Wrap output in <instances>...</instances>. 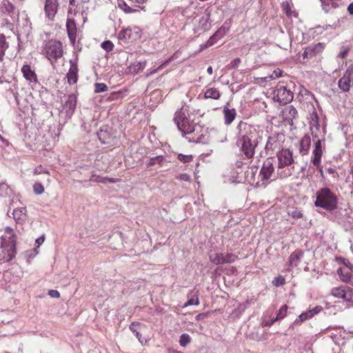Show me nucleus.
<instances>
[{
    "label": "nucleus",
    "mask_w": 353,
    "mask_h": 353,
    "mask_svg": "<svg viewBox=\"0 0 353 353\" xmlns=\"http://www.w3.org/2000/svg\"><path fill=\"white\" fill-rule=\"evenodd\" d=\"M285 279L283 276H279L272 281V284L276 287H279L285 285Z\"/></svg>",
    "instance_id": "a19ab883"
},
{
    "label": "nucleus",
    "mask_w": 353,
    "mask_h": 353,
    "mask_svg": "<svg viewBox=\"0 0 353 353\" xmlns=\"http://www.w3.org/2000/svg\"><path fill=\"white\" fill-rule=\"evenodd\" d=\"M309 125L313 140L320 139L322 137H325V129H321L319 118L316 111H313V112L310 114Z\"/></svg>",
    "instance_id": "0eeeda50"
},
{
    "label": "nucleus",
    "mask_w": 353,
    "mask_h": 353,
    "mask_svg": "<svg viewBox=\"0 0 353 353\" xmlns=\"http://www.w3.org/2000/svg\"><path fill=\"white\" fill-rule=\"evenodd\" d=\"M34 192L37 194H41L44 192V188L41 183H35L33 185Z\"/></svg>",
    "instance_id": "37998d69"
},
{
    "label": "nucleus",
    "mask_w": 353,
    "mask_h": 353,
    "mask_svg": "<svg viewBox=\"0 0 353 353\" xmlns=\"http://www.w3.org/2000/svg\"><path fill=\"white\" fill-rule=\"evenodd\" d=\"M48 294L53 298H59L60 297V293L55 290H50L48 292Z\"/></svg>",
    "instance_id": "4d7b16f0"
},
{
    "label": "nucleus",
    "mask_w": 353,
    "mask_h": 353,
    "mask_svg": "<svg viewBox=\"0 0 353 353\" xmlns=\"http://www.w3.org/2000/svg\"><path fill=\"white\" fill-rule=\"evenodd\" d=\"M282 10L286 14V15L289 17H292L293 16H297L296 13L292 10L291 6L290 3L288 1L283 2L281 4Z\"/></svg>",
    "instance_id": "f704fd0d"
},
{
    "label": "nucleus",
    "mask_w": 353,
    "mask_h": 353,
    "mask_svg": "<svg viewBox=\"0 0 353 353\" xmlns=\"http://www.w3.org/2000/svg\"><path fill=\"white\" fill-rule=\"evenodd\" d=\"M122 98V92L117 91L112 92L108 97V101L119 100Z\"/></svg>",
    "instance_id": "c03bdc74"
},
{
    "label": "nucleus",
    "mask_w": 353,
    "mask_h": 353,
    "mask_svg": "<svg viewBox=\"0 0 353 353\" xmlns=\"http://www.w3.org/2000/svg\"><path fill=\"white\" fill-rule=\"evenodd\" d=\"M165 162V159L163 156L159 155L155 157L151 158L148 163H147V165L148 167L154 166L156 164H158L160 167L163 166L164 163Z\"/></svg>",
    "instance_id": "7c9ffc66"
},
{
    "label": "nucleus",
    "mask_w": 353,
    "mask_h": 353,
    "mask_svg": "<svg viewBox=\"0 0 353 353\" xmlns=\"http://www.w3.org/2000/svg\"><path fill=\"white\" fill-rule=\"evenodd\" d=\"M311 145V139L310 135L305 134L299 142V153L302 156L308 154Z\"/></svg>",
    "instance_id": "aec40b11"
},
{
    "label": "nucleus",
    "mask_w": 353,
    "mask_h": 353,
    "mask_svg": "<svg viewBox=\"0 0 353 353\" xmlns=\"http://www.w3.org/2000/svg\"><path fill=\"white\" fill-rule=\"evenodd\" d=\"M221 93L218 88L206 87L203 98L205 99L219 100L221 98Z\"/></svg>",
    "instance_id": "b1692460"
},
{
    "label": "nucleus",
    "mask_w": 353,
    "mask_h": 353,
    "mask_svg": "<svg viewBox=\"0 0 353 353\" xmlns=\"http://www.w3.org/2000/svg\"><path fill=\"white\" fill-rule=\"evenodd\" d=\"M133 325H134V323H132V325L130 326V329H131V330H132L134 333H135L136 336L139 339V340H140L141 334H140L138 332H137V331H135L134 330H133V328H132V326H133Z\"/></svg>",
    "instance_id": "680f3d73"
},
{
    "label": "nucleus",
    "mask_w": 353,
    "mask_h": 353,
    "mask_svg": "<svg viewBox=\"0 0 353 353\" xmlns=\"http://www.w3.org/2000/svg\"><path fill=\"white\" fill-rule=\"evenodd\" d=\"M173 59V57H170L168 60H166L164 63H163L160 66H159L157 69H155L154 71L151 72V74H154V72H157L158 70L162 69L164 66H165L169 62H170Z\"/></svg>",
    "instance_id": "864d4df0"
},
{
    "label": "nucleus",
    "mask_w": 353,
    "mask_h": 353,
    "mask_svg": "<svg viewBox=\"0 0 353 353\" xmlns=\"http://www.w3.org/2000/svg\"><path fill=\"white\" fill-rule=\"evenodd\" d=\"M66 30L67 34L70 41V43L72 46H74L76 43L77 38L79 30L77 28V24L75 19L72 17H68L66 20Z\"/></svg>",
    "instance_id": "f8f14e48"
},
{
    "label": "nucleus",
    "mask_w": 353,
    "mask_h": 353,
    "mask_svg": "<svg viewBox=\"0 0 353 353\" xmlns=\"http://www.w3.org/2000/svg\"><path fill=\"white\" fill-rule=\"evenodd\" d=\"M101 47L106 52H111L114 48V44L110 41H105L101 43Z\"/></svg>",
    "instance_id": "79ce46f5"
},
{
    "label": "nucleus",
    "mask_w": 353,
    "mask_h": 353,
    "mask_svg": "<svg viewBox=\"0 0 353 353\" xmlns=\"http://www.w3.org/2000/svg\"><path fill=\"white\" fill-rule=\"evenodd\" d=\"M101 181V183H114L119 182V179H115V178H110V177H107V176H105V177L102 176Z\"/></svg>",
    "instance_id": "603ef678"
},
{
    "label": "nucleus",
    "mask_w": 353,
    "mask_h": 353,
    "mask_svg": "<svg viewBox=\"0 0 353 353\" xmlns=\"http://www.w3.org/2000/svg\"><path fill=\"white\" fill-rule=\"evenodd\" d=\"M59 4L58 0H46L44 12L50 21H54L58 12Z\"/></svg>",
    "instance_id": "4468645a"
},
{
    "label": "nucleus",
    "mask_w": 353,
    "mask_h": 353,
    "mask_svg": "<svg viewBox=\"0 0 353 353\" xmlns=\"http://www.w3.org/2000/svg\"><path fill=\"white\" fill-rule=\"evenodd\" d=\"M282 71L280 70H274L272 74L270 76L272 79L279 78L281 76Z\"/></svg>",
    "instance_id": "6e6d98bb"
},
{
    "label": "nucleus",
    "mask_w": 353,
    "mask_h": 353,
    "mask_svg": "<svg viewBox=\"0 0 353 353\" xmlns=\"http://www.w3.org/2000/svg\"><path fill=\"white\" fill-rule=\"evenodd\" d=\"M314 148L312 150V156L311 157V163L316 167H319L321 163V158L325 149V137L320 139L313 140Z\"/></svg>",
    "instance_id": "6e6552de"
},
{
    "label": "nucleus",
    "mask_w": 353,
    "mask_h": 353,
    "mask_svg": "<svg viewBox=\"0 0 353 353\" xmlns=\"http://www.w3.org/2000/svg\"><path fill=\"white\" fill-rule=\"evenodd\" d=\"M72 8H69L68 10V16L69 17V15L72 13Z\"/></svg>",
    "instance_id": "774afa93"
},
{
    "label": "nucleus",
    "mask_w": 353,
    "mask_h": 353,
    "mask_svg": "<svg viewBox=\"0 0 353 353\" xmlns=\"http://www.w3.org/2000/svg\"><path fill=\"white\" fill-rule=\"evenodd\" d=\"M327 172L330 174H334V173H335V170L333 169V168H330L327 169Z\"/></svg>",
    "instance_id": "69168bd1"
},
{
    "label": "nucleus",
    "mask_w": 353,
    "mask_h": 353,
    "mask_svg": "<svg viewBox=\"0 0 353 353\" xmlns=\"http://www.w3.org/2000/svg\"><path fill=\"white\" fill-rule=\"evenodd\" d=\"M178 129L183 134H191L194 131V125L192 123L189 119H186L183 122L176 124Z\"/></svg>",
    "instance_id": "4be33fe9"
},
{
    "label": "nucleus",
    "mask_w": 353,
    "mask_h": 353,
    "mask_svg": "<svg viewBox=\"0 0 353 353\" xmlns=\"http://www.w3.org/2000/svg\"><path fill=\"white\" fill-rule=\"evenodd\" d=\"M238 259V256L233 253H226L223 254L224 263H231Z\"/></svg>",
    "instance_id": "e433bc0d"
},
{
    "label": "nucleus",
    "mask_w": 353,
    "mask_h": 353,
    "mask_svg": "<svg viewBox=\"0 0 353 353\" xmlns=\"http://www.w3.org/2000/svg\"><path fill=\"white\" fill-rule=\"evenodd\" d=\"M274 99L280 103H288L293 99V93L286 87L278 85L274 92Z\"/></svg>",
    "instance_id": "9b49d317"
},
{
    "label": "nucleus",
    "mask_w": 353,
    "mask_h": 353,
    "mask_svg": "<svg viewBox=\"0 0 353 353\" xmlns=\"http://www.w3.org/2000/svg\"><path fill=\"white\" fill-rule=\"evenodd\" d=\"M43 241H44V238L43 237L37 239V241H36L37 243H38L39 245L42 243Z\"/></svg>",
    "instance_id": "e2e57ef3"
},
{
    "label": "nucleus",
    "mask_w": 353,
    "mask_h": 353,
    "mask_svg": "<svg viewBox=\"0 0 353 353\" xmlns=\"http://www.w3.org/2000/svg\"><path fill=\"white\" fill-rule=\"evenodd\" d=\"M101 179H102V176H100L97 174H92L90 179V181H92V182L101 183Z\"/></svg>",
    "instance_id": "5fc2aeb1"
},
{
    "label": "nucleus",
    "mask_w": 353,
    "mask_h": 353,
    "mask_svg": "<svg viewBox=\"0 0 353 353\" xmlns=\"http://www.w3.org/2000/svg\"><path fill=\"white\" fill-rule=\"evenodd\" d=\"M188 112L187 108L182 107L180 110H177L174 114V121L176 124L183 122L188 119L186 114Z\"/></svg>",
    "instance_id": "cd10ccee"
},
{
    "label": "nucleus",
    "mask_w": 353,
    "mask_h": 353,
    "mask_svg": "<svg viewBox=\"0 0 353 353\" xmlns=\"http://www.w3.org/2000/svg\"><path fill=\"white\" fill-rule=\"evenodd\" d=\"M9 48V43L6 40L4 34H0V62H2L4 59L6 51Z\"/></svg>",
    "instance_id": "c85d7f7f"
},
{
    "label": "nucleus",
    "mask_w": 353,
    "mask_h": 353,
    "mask_svg": "<svg viewBox=\"0 0 353 353\" xmlns=\"http://www.w3.org/2000/svg\"><path fill=\"white\" fill-rule=\"evenodd\" d=\"M314 205L327 211H333L338 205L337 196L329 188H320L316 192Z\"/></svg>",
    "instance_id": "20e7f679"
},
{
    "label": "nucleus",
    "mask_w": 353,
    "mask_h": 353,
    "mask_svg": "<svg viewBox=\"0 0 353 353\" xmlns=\"http://www.w3.org/2000/svg\"><path fill=\"white\" fill-rule=\"evenodd\" d=\"M199 305V300L197 296L195 298H191L189 299L184 305V307H188L189 305Z\"/></svg>",
    "instance_id": "8fccbe9b"
},
{
    "label": "nucleus",
    "mask_w": 353,
    "mask_h": 353,
    "mask_svg": "<svg viewBox=\"0 0 353 353\" xmlns=\"http://www.w3.org/2000/svg\"><path fill=\"white\" fill-rule=\"evenodd\" d=\"M298 112L293 105H286L281 111V117L288 124L292 125V121L297 117Z\"/></svg>",
    "instance_id": "dca6fc26"
},
{
    "label": "nucleus",
    "mask_w": 353,
    "mask_h": 353,
    "mask_svg": "<svg viewBox=\"0 0 353 353\" xmlns=\"http://www.w3.org/2000/svg\"><path fill=\"white\" fill-rule=\"evenodd\" d=\"M303 255V252L302 250H295L294 252H293L289 257L290 264L291 265H296L297 263L299 261Z\"/></svg>",
    "instance_id": "c756f323"
},
{
    "label": "nucleus",
    "mask_w": 353,
    "mask_h": 353,
    "mask_svg": "<svg viewBox=\"0 0 353 353\" xmlns=\"http://www.w3.org/2000/svg\"><path fill=\"white\" fill-rule=\"evenodd\" d=\"M74 2H75V0H69V4L70 6H74Z\"/></svg>",
    "instance_id": "338daca9"
},
{
    "label": "nucleus",
    "mask_w": 353,
    "mask_h": 353,
    "mask_svg": "<svg viewBox=\"0 0 353 353\" xmlns=\"http://www.w3.org/2000/svg\"><path fill=\"white\" fill-rule=\"evenodd\" d=\"M276 321H274V319H272L270 321H266L264 323L265 326L270 327L272 326Z\"/></svg>",
    "instance_id": "bf43d9fd"
},
{
    "label": "nucleus",
    "mask_w": 353,
    "mask_h": 353,
    "mask_svg": "<svg viewBox=\"0 0 353 353\" xmlns=\"http://www.w3.org/2000/svg\"><path fill=\"white\" fill-rule=\"evenodd\" d=\"M274 171V168L272 162L268 159L264 161L259 173L261 176V180L263 181V184H267L268 181L272 176Z\"/></svg>",
    "instance_id": "2eb2a0df"
},
{
    "label": "nucleus",
    "mask_w": 353,
    "mask_h": 353,
    "mask_svg": "<svg viewBox=\"0 0 353 353\" xmlns=\"http://www.w3.org/2000/svg\"><path fill=\"white\" fill-rule=\"evenodd\" d=\"M224 123L230 125L235 119L236 111L234 108L230 109L227 105L224 106L223 110Z\"/></svg>",
    "instance_id": "412c9836"
},
{
    "label": "nucleus",
    "mask_w": 353,
    "mask_h": 353,
    "mask_svg": "<svg viewBox=\"0 0 353 353\" xmlns=\"http://www.w3.org/2000/svg\"><path fill=\"white\" fill-rule=\"evenodd\" d=\"M94 91L96 93L103 92L108 90V86L103 83H97L94 84Z\"/></svg>",
    "instance_id": "58836bf2"
},
{
    "label": "nucleus",
    "mask_w": 353,
    "mask_h": 353,
    "mask_svg": "<svg viewBox=\"0 0 353 353\" xmlns=\"http://www.w3.org/2000/svg\"><path fill=\"white\" fill-rule=\"evenodd\" d=\"M1 8L3 12H7L10 16L12 15L15 10L14 5L8 0H3Z\"/></svg>",
    "instance_id": "2f4dec72"
},
{
    "label": "nucleus",
    "mask_w": 353,
    "mask_h": 353,
    "mask_svg": "<svg viewBox=\"0 0 353 353\" xmlns=\"http://www.w3.org/2000/svg\"><path fill=\"white\" fill-rule=\"evenodd\" d=\"M313 315H314V313L312 312V311L310 310L308 312H303V313L299 315V318L300 321L301 322H303V321H305V320H307V319L311 318Z\"/></svg>",
    "instance_id": "49530a36"
},
{
    "label": "nucleus",
    "mask_w": 353,
    "mask_h": 353,
    "mask_svg": "<svg viewBox=\"0 0 353 353\" xmlns=\"http://www.w3.org/2000/svg\"><path fill=\"white\" fill-rule=\"evenodd\" d=\"M347 11L350 14H353V2L348 6Z\"/></svg>",
    "instance_id": "052dcab7"
},
{
    "label": "nucleus",
    "mask_w": 353,
    "mask_h": 353,
    "mask_svg": "<svg viewBox=\"0 0 353 353\" xmlns=\"http://www.w3.org/2000/svg\"><path fill=\"white\" fill-rule=\"evenodd\" d=\"M228 30L229 29L225 26L220 27L216 32L209 38L205 44L201 46L200 50L202 51L216 43L219 40L222 39L228 33Z\"/></svg>",
    "instance_id": "ddd939ff"
},
{
    "label": "nucleus",
    "mask_w": 353,
    "mask_h": 353,
    "mask_svg": "<svg viewBox=\"0 0 353 353\" xmlns=\"http://www.w3.org/2000/svg\"><path fill=\"white\" fill-rule=\"evenodd\" d=\"M210 261L215 265L224 264L223 254L222 253H214L210 256Z\"/></svg>",
    "instance_id": "72a5a7b5"
},
{
    "label": "nucleus",
    "mask_w": 353,
    "mask_h": 353,
    "mask_svg": "<svg viewBox=\"0 0 353 353\" xmlns=\"http://www.w3.org/2000/svg\"><path fill=\"white\" fill-rule=\"evenodd\" d=\"M33 173L35 175H38V174H47L48 175L50 174V172L47 170L43 169L41 165L36 168L34 170Z\"/></svg>",
    "instance_id": "3c124183"
},
{
    "label": "nucleus",
    "mask_w": 353,
    "mask_h": 353,
    "mask_svg": "<svg viewBox=\"0 0 353 353\" xmlns=\"http://www.w3.org/2000/svg\"><path fill=\"white\" fill-rule=\"evenodd\" d=\"M277 175L281 179L287 178L292 174L294 163L293 152L289 149H282L276 153Z\"/></svg>",
    "instance_id": "7ed1b4c3"
},
{
    "label": "nucleus",
    "mask_w": 353,
    "mask_h": 353,
    "mask_svg": "<svg viewBox=\"0 0 353 353\" xmlns=\"http://www.w3.org/2000/svg\"><path fill=\"white\" fill-rule=\"evenodd\" d=\"M23 77L29 81H34L37 80V74L28 64L23 65L21 68Z\"/></svg>",
    "instance_id": "393cba45"
},
{
    "label": "nucleus",
    "mask_w": 353,
    "mask_h": 353,
    "mask_svg": "<svg viewBox=\"0 0 353 353\" xmlns=\"http://www.w3.org/2000/svg\"><path fill=\"white\" fill-rule=\"evenodd\" d=\"M43 54L54 67L57 61L64 54L62 42L58 40H49L43 47Z\"/></svg>",
    "instance_id": "39448f33"
},
{
    "label": "nucleus",
    "mask_w": 353,
    "mask_h": 353,
    "mask_svg": "<svg viewBox=\"0 0 353 353\" xmlns=\"http://www.w3.org/2000/svg\"><path fill=\"white\" fill-rule=\"evenodd\" d=\"M132 29L131 28H125L122 30L118 34V38L120 40H123L127 41L132 39Z\"/></svg>",
    "instance_id": "473e14b6"
},
{
    "label": "nucleus",
    "mask_w": 353,
    "mask_h": 353,
    "mask_svg": "<svg viewBox=\"0 0 353 353\" xmlns=\"http://www.w3.org/2000/svg\"><path fill=\"white\" fill-rule=\"evenodd\" d=\"M348 52H349V49H347V48L345 49L344 51L340 52L339 57H341L342 59L345 58L347 56Z\"/></svg>",
    "instance_id": "13d9d810"
},
{
    "label": "nucleus",
    "mask_w": 353,
    "mask_h": 353,
    "mask_svg": "<svg viewBox=\"0 0 353 353\" xmlns=\"http://www.w3.org/2000/svg\"><path fill=\"white\" fill-rule=\"evenodd\" d=\"M190 342V336L187 334H183L180 336L179 343L181 346L185 347Z\"/></svg>",
    "instance_id": "ea45409f"
},
{
    "label": "nucleus",
    "mask_w": 353,
    "mask_h": 353,
    "mask_svg": "<svg viewBox=\"0 0 353 353\" xmlns=\"http://www.w3.org/2000/svg\"><path fill=\"white\" fill-rule=\"evenodd\" d=\"M288 307L287 305H283L279 310L274 321H279L285 318L287 315Z\"/></svg>",
    "instance_id": "c9c22d12"
},
{
    "label": "nucleus",
    "mask_w": 353,
    "mask_h": 353,
    "mask_svg": "<svg viewBox=\"0 0 353 353\" xmlns=\"http://www.w3.org/2000/svg\"><path fill=\"white\" fill-rule=\"evenodd\" d=\"M323 49V45L321 43L307 46L305 48L303 54V59H310L315 57L317 54L322 52Z\"/></svg>",
    "instance_id": "a211bd4d"
},
{
    "label": "nucleus",
    "mask_w": 353,
    "mask_h": 353,
    "mask_svg": "<svg viewBox=\"0 0 353 353\" xmlns=\"http://www.w3.org/2000/svg\"><path fill=\"white\" fill-rule=\"evenodd\" d=\"M207 72L209 74H212L213 73V69L212 66H209L207 69Z\"/></svg>",
    "instance_id": "0e129e2a"
},
{
    "label": "nucleus",
    "mask_w": 353,
    "mask_h": 353,
    "mask_svg": "<svg viewBox=\"0 0 353 353\" xmlns=\"http://www.w3.org/2000/svg\"><path fill=\"white\" fill-rule=\"evenodd\" d=\"M341 0H320L322 9L325 12H330L339 7V2Z\"/></svg>",
    "instance_id": "5701e85b"
},
{
    "label": "nucleus",
    "mask_w": 353,
    "mask_h": 353,
    "mask_svg": "<svg viewBox=\"0 0 353 353\" xmlns=\"http://www.w3.org/2000/svg\"><path fill=\"white\" fill-rule=\"evenodd\" d=\"M238 137L236 145L243 153L244 159H252L256 148L263 138V131L255 125L244 121H240L237 125Z\"/></svg>",
    "instance_id": "f257e3e1"
},
{
    "label": "nucleus",
    "mask_w": 353,
    "mask_h": 353,
    "mask_svg": "<svg viewBox=\"0 0 353 353\" xmlns=\"http://www.w3.org/2000/svg\"><path fill=\"white\" fill-rule=\"evenodd\" d=\"M288 214L293 219H301L303 217V214L300 210H294L288 213Z\"/></svg>",
    "instance_id": "de8ad7c7"
},
{
    "label": "nucleus",
    "mask_w": 353,
    "mask_h": 353,
    "mask_svg": "<svg viewBox=\"0 0 353 353\" xmlns=\"http://www.w3.org/2000/svg\"><path fill=\"white\" fill-rule=\"evenodd\" d=\"M352 272L350 270H346L343 268H339L337 270V274L340 277V279L344 283H349L352 277Z\"/></svg>",
    "instance_id": "bb28decb"
},
{
    "label": "nucleus",
    "mask_w": 353,
    "mask_h": 353,
    "mask_svg": "<svg viewBox=\"0 0 353 353\" xmlns=\"http://www.w3.org/2000/svg\"><path fill=\"white\" fill-rule=\"evenodd\" d=\"M192 155H185L183 154H178V159L183 163H189L192 161Z\"/></svg>",
    "instance_id": "a18cd8bd"
},
{
    "label": "nucleus",
    "mask_w": 353,
    "mask_h": 353,
    "mask_svg": "<svg viewBox=\"0 0 353 353\" xmlns=\"http://www.w3.org/2000/svg\"><path fill=\"white\" fill-rule=\"evenodd\" d=\"M341 90L347 92L353 86V64L350 65L338 81Z\"/></svg>",
    "instance_id": "9d476101"
},
{
    "label": "nucleus",
    "mask_w": 353,
    "mask_h": 353,
    "mask_svg": "<svg viewBox=\"0 0 353 353\" xmlns=\"http://www.w3.org/2000/svg\"><path fill=\"white\" fill-rule=\"evenodd\" d=\"M338 261L341 264L344 265L347 268H348L350 272H353V264H352L347 259L340 257L338 259Z\"/></svg>",
    "instance_id": "4c0bfd02"
},
{
    "label": "nucleus",
    "mask_w": 353,
    "mask_h": 353,
    "mask_svg": "<svg viewBox=\"0 0 353 353\" xmlns=\"http://www.w3.org/2000/svg\"><path fill=\"white\" fill-rule=\"evenodd\" d=\"M176 179L180 181H184L190 182L191 181V177L189 174L187 173H181L177 176H176Z\"/></svg>",
    "instance_id": "09e8293b"
},
{
    "label": "nucleus",
    "mask_w": 353,
    "mask_h": 353,
    "mask_svg": "<svg viewBox=\"0 0 353 353\" xmlns=\"http://www.w3.org/2000/svg\"><path fill=\"white\" fill-rule=\"evenodd\" d=\"M330 294L335 298L341 299L346 303L353 304V288L349 286L341 285L333 288Z\"/></svg>",
    "instance_id": "1a4fd4ad"
},
{
    "label": "nucleus",
    "mask_w": 353,
    "mask_h": 353,
    "mask_svg": "<svg viewBox=\"0 0 353 353\" xmlns=\"http://www.w3.org/2000/svg\"><path fill=\"white\" fill-rule=\"evenodd\" d=\"M5 234L0 242V263L10 261L16 254V234L14 230L6 227Z\"/></svg>",
    "instance_id": "f03ea898"
},
{
    "label": "nucleus",
    "mask_w": 353,
    "mask_h": 353,
    "mask_svg": "<svg viewBox=\"0 0 353 353\" xmlns=\"http://www.w3.org/2000/svg\"><path fill=\"white\" fill-rule=\"evenodd\" d=\"M147 0H118V7L126 14L139 12L144 9Z\"/></svg>",
    "instance_id": "423d86ee"
},
{
    "label": "nucleus",
    "mask_w": 353,
    "mask_h": 353,
    "mask_svg": "<svg viewBox=\"0 0 353 353\" xmlns=\"http://www.w3.org/2000/svg\"><path fill=\"white\" fill-rule=\"evenodd\" d=\"M281 147L280 143L276 137H269L266 142L265 149L266 151L274 152L279 149Z\"/></svg>",
    "instance_id": "a878e982"
},
{
    "label": "nucleus",
    "mask_w": 353,
    "mask_h": 353,
    "mask_svg": "<svg viewBox=\"0 0 353 353\" xmlns=\"http://www.w3.org/2000/svg\"><path fill=\"white\" fill-rule=\"evenodd\" d=\"M13 218L19 224H23L28 218L27 210L24 207L17 208L12 212Z\"/></svg>",
    "instance_id": "6ab92c4d"
},
{
    "label": "nucleus",
    "mask_w": 353,
    "mask_h": 353,
    "mask_svg": "<svg viewBox=\"0 0 353 353\" xmlns=\"http://www.w3.org/2000/svg\"><path fill=\"white\" fill-rule=\"evenodd\" d=\"M70 65L66 74V78L70 85H74L77 83L79 79V68L77 63L74 61H70Z\"/></svg>",
    "instance_id": "f3484780"
}]
</instances>
